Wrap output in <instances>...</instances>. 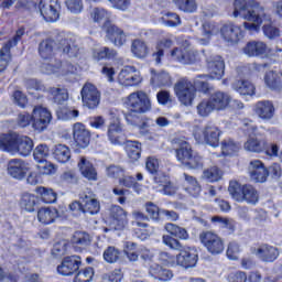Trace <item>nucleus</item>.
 <instances>
[{"label": "nucleus", "mask_w": 282, "mask_h": 282, "mask_svg": "<svg viewBox=\"0 0 282 282\" xmlns=\"http://www.w3.org/2000/svg\"><path fill=\"white\" fill-rule=\"evenodd\" d=\"M232 17H240L246 21L243 28L249 32H259L262 23L271 21L270 14L265 13V9L254 0H235Z\"/></svg>", "instance_id": "obj_1"}, {"label": "nucleus", "mask_w": 282, "mask_h": 282, "mask_svg": "<svg viewBox=\"0 0 282 282\" xmlns=\"http://www.w3.org/2000/svg\"><path fill=\"white\" fill-rule=\"evenodd\" d=\"M58 45L56 41L52 39L43 40L39 44V54L44 61L51 59V63L43 64L42 69L45 74H56L61 70L62 74H74V65L72 64H62L61 61L52 59Z\"/></svg>", "instance_id": "obj_2"}, {"label": "nucleus", "mask_w": 282, "mask_h": 282, "mask_svg": "<svg viewBox=\"0 0 282 282\" xmlns=\"http://www.w3.org/2000/svg\"><path fill=\"white\" fill-rule=\"evenodd\" d=\"M34 149V141L28 135H20L17 133L0 135V151H6L12 155H21L28 158Z\"/></svg>", "instance_id": "obj_3"}, {"label": "nucleus", "mask_w": 282, "mask_h": 282, "mask_svg": "<svg viewBox=\"0 0 282 282\" xmlns=\"http://www.w3.org/2000/svg\"><path fill=\"white\" fill-rule=\"evenodd\" d=\"M162 241L164 246H167L171 250H178L180 253L176 256V265L188 270V268H195L199 257L197 250L193 247H184L182 242L170 235H163Z\"/></svg>", "instance_id": "obj_4"}, {"label": "nucleus", "mask_w": 282, "mask_h": 282, "mask_svg": "<svg viewBox=\"0 0 282 282\" xmlns=\"http://www.w3.org/2000/svg\"><path fill=\"white\" fill-rule=\"evenodd\" d=\"M228 191L235 202H239L240 204L246 202V204H250L251 206L259 204V191L252 185H241L237 181H230Z\"/></svg>", "instance_id": "obj_5"}, {"label": "nucleus", "mask_w": 282, "mask_h": 282, "mask_svg": "<svg viewBox=\"0 0 282 282\" xmlns=\"http://www.w3.org/2000/svg\"><path fill=\"white\" fill-rule=\"evenodd\" d=\"M174 94L181 105L191 107L193 106L195 96H197V88L195 87V84H192L187 78H182L174 85Z\"/></svg>", "instance_id": "obj_6"}, {"label": "nucleus", "mask_w": 282, "mask_h": 282, "mask_svg": "<svg viewBox=\"0 0 282 282\" xmlns=\"http://www.w3.org/2000/svg\"><path fill=\"white\" fill-rule=\"evenodd\" d=\"M199 241L209 254H221L226 248L224 238L214 231H202L199 234Z\"/></svg>", "instance_id": "obj_7"}, {"label": "nucleus", "mask_w": 282, "mask_h": 282, "mask_svg": "<svg viewBox=\"0 0 282 282\" xmlns=\"http://www.w3.org/2000/svg\"><path fill=\"white\" fill-rule=\"evenodd\" d=\"M219 128L214 124H207L203 129H196L194 138L198 144H209V147H219Z\"/></svg>", "instance_id": "obj_8"}, {"label": "nucleus", "mask_w": 282, "mask_h": 282, "mask_svg": "<svg viewBox=\"0 0 282 282\" xmlns=\"http://www.w3.org/2000/svg\"><path fill=\"white\" fill-rule=\"evenodd\" d=\"M198 107H241V101L232 99L227 93L217 91L208 101H202Z\"/></svg>", "instance_id": "obj_9"}, {"label": "nucleus", "mask_w": 282, "mask_h": 282, "mask_svg": "<svg viewBox=\"0 0 282 282\" xmlns=\"http://www.w3.org/2000/svg\"><path fill=\"white\" fill-rule=\"evenodd\" d=\"M203 54L206 58L207 67L210 72L212 78H215L216 80L221 79L226 69V63L224 62V58L219 55H215L206 51H203Z\"/></svg>", "instance_id": "obj_10"}, {"label": "nucleus", "mask_w": 282, "mask_h": 282, "mask_svg": "<svg viewBox=\"0 0 282 282\" xmlns=\"http://www.w3.org/2000/svg\"><path fill=\"white\" fill-rule=\"evenodd\" d=\"M39 9L41 15L47 22L54 23L61 17V3L58 0H41Z\"/></svg>", "instance_id": "obj_11"}, {"label": "nucleus", "mask_w": 282, "mask_h": 282, "mask_svg": "<svg viewBox=\"0 0 282 282\" xmlns=\"http://www.w3.org/2000/svg\"><path fill=\"white\" fill-rule=\"evenodd\" d=\"M32 118H33V122H32L33 129H35V131H39V133H41V131H45V129H47V127L52 122V112L47 110V108L35 107L33 109Z\"/></svg>", "instance_id": "obj_12"}, {"label": "nucleus", "mask_w": 282, "mask_h": 282, "mask_svg": "<svg viewBox=\"0 0 282 282\" xmlns=\"http://www.w3.org/2000/svg\"><path fill=\"white\" fill-rule=\"evenodd\" d=\"M220 36L229 45H237L243 39V31L239 25L227 22L220 28Z\"/></svg>", "instance_id": "obj_13"}, {"label": "nucleus", "mask_w": 282, "mask_h": 282, "mask_svg": "<svg viewBox=\"0 0 282 282\" xmlns=\"http://www.w3.org/2000/svg\"><path fill=\"white\" fill-rule=\"evenodd\" d=\"M104 30L106 32V39L117 47H122V45L127 43V33L118 28V25L111 24V22H106Z\"/></svg>", "instance_id": "obj_14"}, {"label": "nucleus", "mask_w": 282, "mask_h": 282, "mask_svg": "<svg viewBox=\"0 0 282 282\" xmlns=\"http://www.w3.org/2000/svg\"><path fill=\"white\" fill-rule=\"evenodd\" d=\"M83 260L80 256H68L65 257L59 265H57V272L62 276H72L75 272L80 270Z\"/></svg>", "instance_id": "obj_15"}, {"label": "nucleus", "mask_w": 282, "mask_h": 282, "mask_svg": "<svg viewBox=\"0 0 282 282\" xmlns=\"http://www.w3.org/2000/svg\"><path fill=\"white\" fill-rule=\"evenodd\" d=\"M24 34L25 29H19L14 37L12 40H9L8 43H6L0 50V63H2V69H6V67H8V64L12 58L10 50H12V47H15V45L21 41V36H23Z\"/></svg>", "instance_id": "obj_16"}, {"label": "nucleus", "mask_w": 282, "mask_h": 282, "mask_svg": "<svg viewBox=\"0 0 282 282\" xmlns=\"http://www.w3.org/2000/svg\"><path fill=\"white\" fill-rule=\"evenodd\" d=\"M118 80L120 85H123L124 87H133L142 83V77L140 76V74L135 73V67L126 66L120 70L118 75Z\"/></svg>", "instance_id": "obj_17"}, {"label": "nucleus", "mask_w": 282, "mask_h": 282, "mask_svg": "<svg viewBox=\"0 0 282 282\" xmlns=\"http://www.w3.org/2000/svg\"><path fill=\"white\" fill-rule=\"evenodd\" d=\"M173 144H176L178 147L175 150L176 160L181 162V164H185V162L191 158L195 151H193V148L189 145L188 141H186V138L178 137L173 139Z\"/></svg>", "instance_id": "obj_18"}, {"label": "nucleus", "mask_w": 282, "mask_h": 282, "mask_svg": "<svg viewBox=\"0 0 282 282\" xmlns=\"http://www.w3.org/2000/svg\"><path fill=\"white\" fill-rule=\"evenodd\" d=\"M73 138L79 149H87L91 140V133L87 130L85 124L77 122L73 126Z\"/></svg>", "instance_id": "obj_19"}, {"label": "nucleus", "mask_w": 282, "mask_h": 282, "mask_svg": "<svg viewBox=\"0 0 282 282\" xmlns=\"http://www.w3.org/2000/svg\"><path fill=\"white\" fill-rule=\"evenodd\" d=\"M249 175L253 182L263 183L268 180L270 172L260 160H253L249 163Z\"/></svg>", "instance_id": "obj_20"}, {"label": "nucleus", "mask_w": 282, "mask_h": 282, "mask_svg": "<svg viewBox=\"0 0 282 282\" xmlns=\"http://www.w3.org/2000/svg\"><path fill=\"white\" fill-rule=\"evenodd\" d=\"M82 100L88 107H98L100 105V93L94 84H85L82 89Z\"/></svg>", "instance_id": "obj_21"}, {"label": "nucleus", "mask_w": 282, "mask_h": 282, "mask_svg": "<svg viewBox=\"0 0 282 282\" xmlns=\"http://www.w3.org/2000/svg\"><path fill=\"white\" fill-rule=\"evenodd\" d=\"M8 174L14 180H23L28 174V163L21 159L10 160L7 167Z\"/></svg>", "instance_id": "obj_22"}, {"label": "nucleus", "mask_w": 282, "mask_h": 282, "mask_svg": "<svg viewBox=\"0 0 282 282\" xmlns=\"http://www.w3.org/2000/svg\"><path fill=\"white\" fill-rule=\"evenodd\" d=\"M279 248L270 245H261L256 250V256L264 263H274L279 259Z\"/></svg>", "instance_id": "obj_23"}, {"label": "nucleus", "mask_w": 282, "mask_h": 282, "mask_svg": "<svg viewBox=\"0 0 282 282\" xmlns=\"http://www.w3.org/2000/svg\"><path fill=\"white\" fill-rule=\"evenodd\" d=\"M124 104L128 105V107H151V98L147 93L139 90L131 93Z\"/></svg>", "instance_id": "obj_24"}, {"label": "nucleus", "mask_w": 282, "mask_h": 282, "mask_svg": "<svg viewBox=\"0 0 282 282\" xmlns=\"http://www.w3.org/2000/svg\"><path fill=\"white\" fill-rule=\"evenodd\" d=\"M70 242L76 252H80L91 245V236L87 231H75Z\"/></svg>", "instance_id": "obj_25"}, {"label": "nucleus", "mask_w": 282, "mask_h": 282, "mask_svg": "<svg viewBox=\"0 0 282 282\" xmlns=\"http://www.w3.org/2000/svg\"><path fill=\"white\" fill-rule=\"evenodd\" d=\"M58 219V209L54 207H42L37 210V220L44 226H50Z\"/></svg>", "instance_id": "obj_26"}, {"label": "nucleus", "mask_w": 282, "mask_h": 282, "mask_svg": "<svg viewBox=\"0 0 282 282\" xmlns=\"http://www.w3.org/2000/svg\"><path fill=\"white\" fill-rule=\"evenodd\" d=\"M80 199L84 204V213H88V215H98L100 213V202L96 199L93 193L82 195Z\"/></svg>", "instance_id": "obj_27"}, {"label": "nucleus", "mask_w": 282, "mask_h": 282, "mask_svg": "<svg viewBox=\"0 0 282 282\" xmlns=\"http://www.w3.org/2000/svg\"><path fill=\"white\" fill-rule=\"evenodd\" d=\"M183 177H184L183 186L186 193L192 195V197H199V194L202 193V185H199V182H197V178L186 173L183 174Z\"/></svg>", "instance_id": "obj_28"}, {"label": "nucleus", "mask_w": 282, "mask_h": 282, "mask_svg": "<svg viewBox=\"0 0 282 282\" xmlns=\"http://www.w3.org/2000/svg\"><path fill=\"white\" fill-rule=\"evenodd\" d=\"M268 52V45L260 41H252L247 43V45L243 47V54L246 56H263Z\"/></svg>", "instance_id": "obj_29"}, {"label": "nucleus", "mask_w": 282, "mask_h": 282, "mask_svg": "<svg viewBox=\"0 0 282 282\" xmlns=\"http://www.w3.org/2000/svg\"><path fill=\"white\" fill-rule=\"evenodd\" d=\"M79 171L86 180H98V172H96V167H94V164L89 162L87 159L82 158L78 163Z\"/></svg>", "instance_id": "obj_30"}, {"label": "nucleus", "mask_w": 282, "mask_h": 282, "mask_svg": "<svg viewBox=\"0 0 282 282\" xmlns=\"http://www.w3.org/2000/svg\"><path fill=\"white\" fill-rule=\"evenodd\" d=\"M268 141L264 139L249 138L243 144L245 151L249 153H262L265 150Z\"/></svg>", "instance_id": "obj_31"}, {"label": "nucleus", "mask_w": 282, "mask_h": 282, "mask_svg": "<svg viewBox=\"0 0 282 282\" xmlns=\"http://www.w3.org/2000/svg\"><path fill=\"white\" fill-rule=\"evenodd\" d=\"M131 52L135 58H147L149 56V45L147 42L135 39L131 43Z\"/></svg>", "instance_id": "obj_32"}, {"label": "nucleus", "mask_w": 282, "mask_h": 282, "mask_svg": "<svg viewBox=\"0 0 282 282\" xmlns=\"http://www.w3.org/2000/svg\"><path fill=\"white\" fill-rule=\"evenodd\" d=\"M150 274L158 281H171L173 279V271L163 268L160 264H152L150 267Z\"/></svg>", "instance_id": "obj_33"}, {"label": "nucleus", "mask_w": 282, "mask_h": 282, "mask_svg": "<svg viewBox=\"0 0 282 282\" xmlns=\"http://www.w3.org/2000/svg\"><path fill=\"white\" fill-rule=\"evenodd\" d=\"M164 230L171 235V237H177V239H181L183 241H187L189 239L188 231L186 228L180 227L173 223H166L164 225Z\"/></svg>", "instance_id": "obj_34"}, {"label": "nucleus", "mask_w": 282, "mask_h": 282, "mask_svg": "<svg viewBox=\"0 0 282 282\" xmlns=\"http://www.w3.org/2000/svg\"><path fill=\"white\" fill-rule=\"evenodd\" d=\"M53 156L61 164H65L69 162V159L72 158V151L65 144H57L53 149Z\"/></svg>", "instance_id": "obj_35"}, {"label": "nucleus", "mask_w": 282, "mask_h": 282, "mask_svg": "<svg viewBox=\"0 0 282 282\" xmlns=\"http://www.w3.org/2000/svg\"><path fill=\"white\" fill-rule=\"evenodd\" d=\"M151 85L154 87H171L173 79L166 72L154 73L151 77Z\"/></svg>", "instance_id": "obj_36"}, {"label": "nucleus", "mask_w": 282, "mask_h": 282, "mask_svg": "<svg viewBox=\"0 0 282 282\" xmlns=\"http://www.w3.org/2000/svg\"><path fill=\"white\" fill-rule=\"evenodd\" d=\"M39 205V197L34 194L25 193L22 195L20 206L26 213H34L36 210V206Z\"/></svg>", "instance_id": "obj_37"}, {"label": "nucleus", "mask_w": 282, "mask_h": 282, "mask_svg": "<svg viewBox=\"0 0 282 282\" xmlns=\"http://www.w3.org/2000/svg\"><path fill=\"white\" fill-rule=\"evenodd\" d=\"M235 91L240 96H254V85L250 80H236L232 84Z\"/></svg>", "instance_id": "obj_38"}, {"label": "nucleus", "mask_w": 282, "mask_h": 282, "mask_svg": "<svg viewBox=\"0 0 282 282\" xmlns=\"http://www.w3.org/2000/svg\"><path fill=\"white\" fill-rule=\"evenodd\" d=\"M58 48L63 51L64 54H67L70 58H76L80 54V48L78 45L74 44L70 40L64 39L59 41Z\"/></svg>", "instance_id": "obj_39"}, {"label": "nucleus", "mask_w": 282, "mask_h": 282, "mask_svg": "<svg viewBox=\"0 0 282 282\" xmlns=\"http://www.w3.org/2000/svg\"><path fill=\"white\" fill-rule=\"evenodd\" d=\"M264 83L272 91H280L282 84L279 73L270 70L264 75Z\"/></svg>", "instance_id": "obj_40"}, {"label": "nucleus", "mask_w": 282, "mask_h": 282, "mask_svg": "<svg viewBox=\"0 0 282 282\" xmlns=\"http://www.w3.org/2000/svg\"><path fill=\"white\" fill-rule=\"evenodd\" d=\"M202 177L203 180H206V182H219V180L224 177V171H221L217 165H213L203 171Z\"/></svg>", "instance_id": "obj_41"}, {"label": "nucleus", "mask_w": 282, "mask_h": 282, "mask_svg": "<svg viewBox=\"0 0 282 282\" xmlns=\"http://www.w3.org/2000/svg\"><path fill=\"white\" fill-rule=\"evenodd\" d=\"M170 47H173V40L171 39H162L156 44V53L153 54V58L156 63V65H160L162 63V57L164 56V50H169Z\"/></svg>", "instance_id": "obj_42"}, {"label": "nucleus", "mask_w": 282, "mask_h": 282, "mask_svg": "<svg viewBox=\"0 0 282 282\" xmlns=\"http://www.w3.org/2000/svg\"><path fill=\"white\" fill-rule=\"evenodd\" d=\"M109 215L118 226H124L127 221V212L118 205H113L109 209Z\"/></svg>", "instance_id": "obj_43"}, {"label": "nucleus", "mask_w": 282, "mask_h": 282, "mask_svg": "<svg viewBox=\"0 0 282 282\" xmlns=\"http://www.w3.org/2000/svg\"><path fill=\"white\" fill-rule=\"evenodd\" d=\"M126 153L130 160L138 161L142 153V145L138 141H128L126 144Z\"/></svg>", "instance_id": "obj_44"}, {"label": "nucleus", "mask_w": 282, "mask_h": 282, "mask_svg": "<svg viewBox=\"0 0 282 282\" xmlns=\"http://www.w3.org/2000/svg\"><path fill=\"white\" fill-rule=\"evenodd\" d=\"M183 166L192 171H199L204 169V158H202L199 153L193 152L191 158L184 163Z\"/></svg>", "instance_id": "obj_45"}, {"label": "nucleus", "mask_w": 282, "mask_h": 282, "mask_svg": "<svg viewBox=\"0 0 282 282\" xmlns=\"http://www.w3.org/2000/svg\"><path fill=\"white\" fill-rule=\"evenodd\" d=\"M33 158L37 164H45L50 158V148L46 144H40L33 151Z\"/></svg>", "instance_id": "obj_46"}, {"label": "nucleus", "mask_w": 282, "mask_h": 282, "mask_svg": "<svg viewBox=\"0 0 282 282\" xmlns=\"http://www.w3.org/2000/svg\"><path fill=\"white\" fill-rule=\"evenodd\" d=\"M48 91L53 96L55 105H64L69 99V94L65 88L53 87V88H50Z\"/></svg>", "instance_id": "obj_47"}, {"label": "nucleus", "mask_w": 282, "mask_h": 282, "mask_svg": "<svg viewBox=\"0 0 282 282\" xmlns=\"http://www.w3.org/2000/svg\"><path fill=\"white\" fill-rule=\"evenodd\" d=\"M145 111H149V108H134L130 110V112L126 115L127 122L129 124H133V127H135V124H140L142 113H145Z\"/></svg>", "instance_id": "obj_48"}, {"label": "nucleus", "mask_w": 282, "mask_h": 282, "mask_svg": "<svg viewBox=\"0 0 282 282\" xmlns=\"http://www.w3.org/2000/svg\"><path fill=\"white\" fill-rule=\"evenodd\" d=\"M122 135V128L118 123H112L108 128V138L111 144H122L120 140Z\"/></svg>", "instance_id": "obj_49"}, {"label": "nucleus", "mask_w": 282, "mask_h": 282, "mask_svg": "<svg viewBox=\"0 0 282 282\" xmlns=\"http://www.w3.org/2000/svg\"><path fill=\"white\" fill-rule=\"evenodd\" d=\"M36 194L41 195V198L44 202V204H54V202H56L57 195L52 188H47L43 186L37 187Z\"/></svg>", "instance_id": "obj_50"}, {"label": "nucleus", "mask_w": 282, "mask_h": 282, "mask_svg": "<svg viewBox=\"0 0 282 282\" xmlns=\"http://www.w3.org/2000/svg\"><path fill=\"white\" fill-rule=\"evenodd\" d=\"M223 155H235L239 151V144L234 142L232 139H225L220 143Z\"/></svg>", "instance_id": "obj_51"}, {"label": "nucleus", "mask_w": 282, "mask_h": 282, "mask_svg": "<svg viewBox=\"0 0 282 282\" xmlns=\"http://www.w3.org/2000/svg\"><path fill=\"white\" fill-rule=\"evenodd\" d=\"M175 6L182 12L193 13L197 12V2L195 0H173Z\"/></svg>", "instance_id": "obj_52"}, {"label": "nucleus", "mask_w": 282, "mask_h": 282, "mask_svg": "<svg viewBox=\"0 0 282 282\" xmlns=\"http://www.w3.org/2000/svg\"><path fill=\"white\" fill-rule=\"evenodd\" d=\"M58 120H72L78 118V110H74L69 107H59L56 110Z\"/></svg>", "instance_id": "obj_53"}, {"label": "nucleus", "mask_w": 282, "mask_h": 282, "mask_svg": "<svg viewBox=\"0 0 282 282\" xmlns=\"http://www.w3.org/2000/svg\"><path fill=\"white\" fill-rule=\"evenodd\" d=\"M94 281V268L87 267L80 270L74 278L73 282H91Z\"/></svg>", "instance_id": "obj_54"}, {"label": "nucleus", "mask_w": 282, "mask_h": 282, "mask_svg": "<svg viewBox=\"0 0 282 282\" xmlns=\"http://www.w3.org/2000/svg\"><path fill=\"white\" fill-rule=\"evenodd\" d=\"M116 56H118V52L107 46L94 52V58H96V61H102V58H116Z\"/></svg>", "instance_id": "obj_55"}, {"label": "nucleus", "mask_w": 282, "mask_h": 282, "mask_svg": "<svg viewBox=\"0 0 282 282\" xmlns=\"http://www.w3.org/2000/svg\"><path fill=\"white\" fill-rule=\"evenodd\" d=\"M90 17L95 23H102V21H109V11L104 8L93 9Z\"/></svg>", "instance_id": "obj_56"}, {"label": "nucleus", "mask_w": 282, "mask_h": 282, "mask_svg": "<svg viewBox=\"0 0 282 282\" xmlns=\"http://www.w3.org/2000/svg\"><path fill=\"white\" fill-rule=\"evenodd\" d=\"M68 248L69 243L65 240H61L53 246L52 254L53 257H65V254H67Z\"/></svg>", "instance_id": "obj_57"}, {"label": "nucleus", "mask_w": 282, "mask_h": 282, "mask_svg": "<svg viewBox=\"0 0 282 282\" xmlns=\"http://www.w3.org/2000/svg\"><path fill=\"white\" fill-rule=\"evenodd\" d=\"M132 218L134 221H132V226H138L139 228H149V216L144 215L142 212H133Z\"/></svg>", "instance_id": "obj_58"}, {"label": "nucleus", "mask_w": 282, "mask_h": 282, "mask_svg": "<svg viewBox=\"0 0 282 282\" xmlns=\"http://www.w3.org/2000/svg\"><path fill=\"white\" fill-rule=\"evenodd\" d=\"M104 259L107 263H116L120 259V250L116 249V247H108L104 251Z\"/></svg>", "instance_id": "obj_59"}, {"label": "nucleus", "mask_w": 282, "mask_h": 282, "mask_svg": "<svg viewBox=\"0 0 282 282\" xmlns=\"http://www.w3.org/2000/svg\"><path fill=\"white\" fill-rule=\"evenodd\" d=\"M163 23L167 28H177V25H182V20L178 14L169 12L163 18Z\"/></svg>", "instance_id": "obj_60"}, {"label": "nucleus", "mask_w": 282, "mask_h": 282, "mask_svg": "<svg viewBox=\"0 0 282 282\" xmlns=\"http://www.w3.org/2000/svg\"><path fill=\"white\" fill-rule=\"evenodd\" d=\"M160 261L169 268H177V256H173L169 252L162 251L159 256Z\"/></svg>", "instance_id": "obj_61"}, {"label": "nucleus", "mask_w": 282, "mask_h": 282, "mask_svg": "<svg viewBox=\"0 0 282 282\" xmlns=\"http://www.w3.org/2000/svg\"><path fill=\"white\" fill-rule=\"evenodd\" d=\"M262 30L267 39H279L281 36V30L272 24H264Z\"/></svg>", "instance_id": "obj_62"}, {"label": "nucleus", "mask_w": 282, "mask_h": 282, "mask_svg": "<svg viewBox=\"0 0 282 282\" xmlns=\"http://www.w3.org/2000/svg\"><path fill=\"white\" fill-rule=\"evenodd\" d=\"M256 113L262 120H270V118L274 117V108L272 107H258L256 108Z\"/></svg>", "instance_id": "obj_63"}, {"label": "nucleus", "mask_w": 282, "mask_h": 282, "mask_svg": "<svg viewBox=\"0 0 282 282\" xmlns=\"http://www.w3.org/2000/svg\"><path fill=\"white\" fill-rule=\"evenodd\" d=\"M65 4L73 14L83 12V0H65Z\"/></svg>", "instance_id": "obj_64"}]
</instances>
